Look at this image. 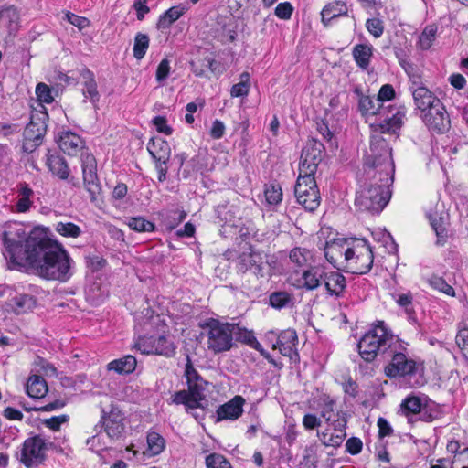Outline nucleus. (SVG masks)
I'll return each instance as SVG.
<instances>
[{"instance_id":"obj_21","label":"nucleus","mask_w":468,"mask_h":468,"mask_svg":"<svg viewBox=\"0 0 468 468\" xmlns=\"http://www.w3.org/2000/svg\"><path fill=\"white\" fill-rule=\"evenodd\" d=\"M0 27H5L10 36L16 35L20 27V13L14 5L0 8Z\"/></svg>"},{"instance_id":"obj_41","label":"nucleus","mask_w":468,"mask_h":468,"mask_svg":"<svg viewBox=\"0 0 468 468\" xmlns=\"http://www.w3.org/2000/svg\"><path fill=\"white\" fill-rule=\"evenodd\" d=\"M402 413L409 417L410 414H420L422 410V401L419 397L408 396L400 404Z\"/></svg>"},{"instance_id":"obj_9","label":"nucleus","mask_w":468,"mask_h":468,"mask_svg":"<svg viewBox=\"0 0 468 468\" xmlns=\"http://www.w3.org/2000/svg\"><path fill=\"white\" fill-rule=\"evenodd\" d=\"M202 327L207 328L208 348L215 353H221L230 350L233 346V328L230 323H220L218 320L210 318Z\"/></svg>"},{"instance_id":"obj_36","label":"nucleus","mask_w":468,"mask_h":468,"mask_svg":"<svg viewBox=\"0 0 468 468\" xmlns=\"http://www.w3.org/2000/svg\"><path fill=\"white\" fill-rule=\"evenodd\" d=\"M148 151L155 161L167 162L170 158V147L164 140H154L148 144Z\"/></svg>"},{"instance_id":"obj_31","label":"nucleus","mask_w":468,"mask_h":468,"mask_svg":"<svg viewBox=\"0 0 468 468\" xmlns=\"http://www.w3.org/2000/svg\"><path fill=\"white\" fill-rule=\"evenodd\" d=\"M9 305L17 314L31 311L36 306V298L30 294L22 293L13 297Z\"/></svg>"},{"instance_id":"obj_45","label":"nucleus","mask_w":468,"mask_h":468,"mask_svg":"<svg viewBox=\"0 0 468 468\" xmlns=\"http://www.w3.org/2000/svg\"><path fill=\"white\" fill-rule=\"evenodd\" d=\"M437 27L435 25L427 26L419 37V46L421 49H429L435 40Z\"/></svg>"},{"instance_id":"obj_32","label":"nucleus","mask_w":468,"mask_h":468,"mask_svg":"<svg viewBox=\"0 0 468 468\" xmlns=\"http://www.w3.org/2000/svg\"><path fill=\"white\" fill-rule=\"evenodd\" d=\"M50 234L51 230L49 228L42 226V225H36L30 229L29 231L27 232L24 225L20 222H7L6 223V229L3 231L2 234Z\"/></svg>"},{"instance_id":"obj_30","label":"nucleus","mask_w":468,"mask_h":468,"mask_svg":"<svg viewBox=\"0 0 468 468\" xmlns=\"http://www.w3.org/2000/svg\"><path fill=\"white\" fill-rule=\"evenodd\" d=\"M352 54L356 65L363 69H367L373 55V48L367 44H357L353 48Z\"/></svg>"},{"instance_id":"obj_25","label":"nucleus","mask_w":468,"mask_h":468,"mask_svg":"<svg viewBox=\"0 0 468 468\" xmlns=\"http://www.w3.org/2000/svg\"><path fill=\"white\" fill-rule=\"evenodd\" d=\"M323 282L328 293L336 297L342 295L346 286L345 276L337 271H324Z\"/></svg>"},{"instance_id":"obj_5","label":"nucleus","mask_w":468,"mask_h":468,"mask_svg":"<svg viewBox=\"0 0 468 468\" xmlns=\"http://www.w3.org/2000/svg\"><path fill=\"white\" fill-rule=\"evenodd\" d=\"M391 343L392 345L383 359V361L388 362L384 367L385 376L390 379L397 378H410L415 376L419 367L413 359L408 357L405 354L406 347L402 345L401 340L397 335Z\"/></svg>"},{"instance_id":"obj_64","label":"nucleus","mask_w":468,"mask_h":468,"mask_svg":"<svg viewBox=\"0 0 468 468\" xmlns=\"http://www.w3.org/2000/svg\"><path fill=\"white\" fill-rule=\"evenodd\" d=\"M363 442L358 437H351L346 442V451L351 455H356L362 451Z\"/></svg>"},{"instance_id":"obj_38","label":"nucleus","mask_w":468,"mask_h":468,"mask_svg":"<svg viewBox=\"0 0 468 468\" xmlns=\"http://www.w3.org/2000/svg\"><path fill=\"white\" fill-rule=\"evenodd\" d=\"M441 406L431 399L422 403V410L420 411L419 420L425 422H431L441 417Z\"/></svg>"},{"instance_id":"obj_60","label":"nucleus","mask_w":468,"mask_h":468,"mask_svg":"<svg viewBox=\"0 0 468 468\" xmlns=\"http://www.w3.org/2000/svg\"><path fill=\"white\" fill-rule=\"evenodd\" d=\"M36 94L38 100L42 102L50 103L54 100L49 87L45 83H38L37 85Z\"/></svg>"},{"instance_id":"obj_27","label":"nucleus","mask_w":468,"mask_h":468,"mask_svg":"<svg viewBox=\"0 0 468 468\" xmlns=\"http://www.w3.org/2000/svg\"><path fill=\"white\" fill-rule=\"evenodd\" d=\"M346 5L341 0H335L334 3L327 4L322 10V22L324 26H328L329 22L340 16L347 15Z\"/></svg>"},{"instance_id":"obj_44","label":"nucleus","mask_w":468,"mask_h":468,"mask_svg":"<svg viewBox=\"0 0 468 468\" xmlns=\"http://www.w3.org/2000/svg\"><path fill=\"white\" fill-rule=\"evenodd\" d=\"M250 87V76L248 72H243L239 76V82L231 87L230 94L232 97H242L249 93Z\"/></svg>"},{"instance_id":"obj_46","label":"nucleus","mask_w":468,"mask_h":468,"mask_svg":"<svg viewBox=\"0 0 468 468\" xmlns=\"http://www.w3.org/2000/svg\"><path fill=\"white\" fill-rule=\"evenodd\" d=\"M128 226L132 230L138 232H153L155 230L154 224L149 220H146L143 217L129 218Z\"/></svg>"},{"instance_id":"obj_34","label":"nucleus","mask_w":468,"mask_h":468,"mask_svg":"<svg viewBox=\"0 0 468 468\" xmlns=\"http://www.w3.org/2000/svg\"><path fill=\"white\" fill-rule=\"evenodd\" d=\"M81 76L85 80L82 93L85 98H89L90 101L95 104L100 100V94L97 90V83L93 74L89 69H84Z\"/></svg>"},{"instance_id":"obj_13","label":"nucleus","mask_w":468,"mask_h":468,"mask_svg":"<svg viewBox=\"0 0 468 468\" xmlns=\"http://www.w3.org/2000/svg\"><path fill=\"white\" fill-rule=\"evenodd\" d=\"M324 152V146L320 141L314 138L308 140L301 154L300 174L314 176Z\"/></svg>"},{"instance_id":"obj_61","label":"nucleus","mask_w":468,"mask_h":468,"mask_svg":"<svg viewBox=\"0 0 468 468\" xmlns=\"http://www.w3.org/2000/svg\"><path fill=\"white\" fill-rule=\"evenodd\" d=\"M343 390L346 395H348L349 397L355 399L358 396L359 393V385L356 381L352 379V378H348L343 384H342Z\"/></svg>"},{"instance_id":"obj_59","label":"nucleus","mask_w":468,"mask_h":468,"mask_svg":"<svg viewBox=\"0 0 468 468\" xmlns=\"http://www.w3.org/2000/svg\"><path fill=\"white\" fill-rule=\"evenodd\" d=\"M366 27L369 33L372 34L375 37H379L383 34L384 26L382 21L378 18L367 19Z\"/></svg>"},{"instance_id":"obj_53","label":"nucleus","mask_w":468,"mask_h":468,"mask_svg":"<svg viewBox=\"0 0 468 468\" xmlns=\"http://www.w3.org/2000/svg\"><path fill=\"white\" fill-rule=\"evenodd\" d=\"M85 263L87 268H89L92 272H97L105 267L107 261L99 255H87L85 256Z\"/></svg>"},{"instance_id":"obj_52","label":"nucleus","mask_w":468,"mask_h":468,"mask_svg":"<svg viewBox=\"0 0 468 468\" xmlns=\"http://www.w3.org/2000/svg\"><path fill=\"white\" fill-rule=\"evenodd\" d=\"M430 284L432 288L442 292L443 293L449 295V296H454L455 291L454 289L446 282V281L437 275H433L430 279Z\"/></svg>"},{"instance_id":"obj_48","label":"nucleus","mask_w":468,"mask_h":468,"mask_svg":"<svg viewBox=\"0 0 468 468\" xmlns=\"http://www.w3.org/2000/svg\"><path fill=\"white\" fill-rule=\"evenodd\" d=\"M347 242V239L342 238V239H335L331 243L326 242L327 247L324 250V256L326 260L337 270H340L339 267L336 266V261L334 258V256L331 254L334 252V250H337L339 254H342L341 250H337V247H342L344 243Z\"/></svg>"},{"instance_id":"obj_2","label":"nucleus","mask_w":468,"mask_h":468,"mask_svg":"<svg viewBox=\"0 0 468 468\" xmlns=\"http://www.w3.org/2000/svg\"><path fill=\"white\" fill-rule=\"evenodd\" d=\"M355 92L359 96L358 110L362 116H377L378 130L381 133H395L400 129L405 117V108L396 106H385L377 98L363 95L359 89Z\"/></svg>"},{"instance_id":"obj_14","label":"nucleus","mask_w":468,"mask_h":468,"mask_svg":"<svg viewBox=\"0 0 468 468\" xmlns=\"http://www.w3.org/2000/svg\"><path fill=\"white\" fill-rule=\"evenodd\" d=\"M421 118L425 125L437 133L447 132L451 125L449 114L441 101L423 112Z\"/></svg>"},{"instance_id":"obj_35","label":"nucleus","mask_w":468,"mask_h":468,"mask_svg":"<svg viewBox=\"0 0 468 468\" xmlns=\"http://www.w3.org/2000/svg\"><path fill=\"white\" fill-rule=\"evenodd\" d=\"M232 325H234L233 339H235L238 342L246 344L249 346L254 348L255 350H260L261 344L254 336L252 331L240 327L239 324H232Z\"/></svg>"},{"instance_id":"obj_42","label":"nucleus","mask_w":468,"mask_h":468,"mask_svg":"<svg viewBox=\"0 0 468 468\" xmlns=\"http://www.w3.org/2000/svg\"><path fill=\"white\" fill-rule=\"evenodd\" d=\"M412 294L411 292L398 294L396 298V303L402 308H404L406 314H408V318L411 323H417L416 313L413 309L412 305Z\"/></svg>"},{"instance_id":"obj_17","label":"nucleus","mask_w":468,"mask_h":468,"mask_svg":"<svg viewBox=\"0 0 468 468\" xmlns=\"http://www.w3.org/2000/svg\"><path fill=\"white\" fill-rule=\"evenodd\" d=\"M238 239H239L238 246L240 252L238 268L240 272L245 273L251 271L255 264L260 261L261 253L254 250L249 240L250 236H239Z\"/></svg>"},{"instance_id":"obj_58","label":"nucleus","mask_w":468,"mask_h":468,"mask_svg":"<svg viewBox=\"0 0 468 468\" xmlns=\"http://www.w3.org/2000/svg\"><path fill=\"white\" fill-rule=\"evenodd\" d=\"M69 420V417L66 414L54 416L49 419H46L43 420V423L46 427L49 428L52 431H58L60 429L61 424L66 423Z\"/></svg>"},{"instance_id":"obj_11","label":"nucleus","mask_w":468,"mask_h":468,"mask_svg":"<svg viewBox=\"0 0 468 468\" xmlns=\"http://www.w3.org/2000/svg\"><path fill=\"white\" fill-rule=\"evenodd\" d=\"M294 195L297 202L306 210H315L320 205L321 197L314 176L300 174L294 186Z\"/></svg>"},{"instance_id":"obj_54","label":"nucleus","mask_w":468,"mask_h":468,"mask_svg":"<svg viewBox=\"0 0 468 468\" xmlns=\"http://www.w3.org/2000/svg\"><path fill=\"white\" fill-rule=\"evenodd\" d=\"M190 69L191 71L197 77H206L208 78L206 74L207 69V56L203 58H196L195 59L190 61Z\"/></svg>"},{"instance_id":"obj_43","label":"nucleus","mask_w":468,"mask_h":468,"mask_svg":"<svg viewBox=\"0 0 468 468\" xmlns=\"http://www.w3.org/2000/svg\"><path fill=\"white\" fill-rule=\"evenodd\" d=\"M149 37L144 33H137L134 37V45H133V57L140 60L142 59L149 48Z\"/></svg>"},{"instance_id":"obj_28","label":"nucleus","mask_w":468,"mask_h":468,"mask_svg":"<svg viewBox=\"0 0 468 468\" xmlns=\"http://www.w3.org/2000/svg\"><path fill=\"white\" fill-rule=\"evenodd\" d=\"M416 108L421 112H425L441 100L437 98L428 88L418 89L412 94Z\"/></svg>"},{"instance_id":"obj_22","label":"nucleus","mask_w":468,"mask_h":468,"mask_svg":"<svg viewBox=\"0 0 468 468\" xmlns=\"http://www.w3.org/2000/svg\"><path fill=\"white\" fill-rule=\"evenodd\" d=\"M427 217L435 234H443L448 231L450 217L443 206L436 205L434 209L427 214Z\"/></svg>"},{"instance_id":"obj_24","label":"nucleus","mask_w":468,"mask_h":468,"mask_svg":"<svg viewBox=\"0 0 468 468\" xmlns=\"http://www.w3.org/2000/svg\"><path fill=\"white\" fill-rule=\"evenodd\" d=\"M59 148L69 155H76L84 147L82 139L72 132H63L58 139Z\"/></svg>"},{"instance_id":"obj_23","label":"nucleus","mask_w":468,"mask_h":468,"mask_svg":"<svg viewBox=\"0 0 468 468\" xmlns=\"http://www.w3.org/2000/svg\"><path fill=\"white\" fill-rule=\"evenodd\" d=\"M46 164L53 176L58 177L61 180H66L69 178L70 169L63 156L59 154H50V151H48Z\"/></svg>"},{"instance_id":"obj_56","label":"nucleus","mask_w":468,"mask_h":468,"mask_svg":"<svg viewBox=\"0 0 468 468\" xmlns=\"http://www.w3.org/2000/svg\"><path fill=\"white\" fill-rule=\"evenodd\" d=\"M310 251L307 250H302L300 248H294L290 252V260L294 262L297 266H304L307 262V255Z\"/></svg>"},{"instance_id":"obj_7","label":"nucleus","mask_w":468,"mask_h":468,"mask_svg":"<svg viewBox=\"0 0 468 468\" xmlns=\"http://www.w3.org/2000/svg\"><path fill=\"white\" fill-rule=\"evenodd\" d=\"M39 106L40 110L34 109L31 111L30 122L25 127L23 133L22 150L27 154L33 153L42 144L47 133L48 114L42 104H39Z\"/></svg>"},{"instance_id":"obj_10","label":"nucleus","mask_w":468,"mask_h":468,"mask_svg":"<svg viewBox=\"0 0 468 468\" xmlns=\"http://www.w3.org/2000/svg\"><path fill=\"white\" fill-rule=\"evenodd\" d=\"M52 447L53 443H46L45 440L39 435L29 437L23 442L20 453L16 452V455L27 468H37L46 460L45 452Z\"/></svg>"},{"instance_id":"obj_3","label":"nucleus","mask_w":468,"mask_h":468,"mask_svg":"<svg viewBox=\"0 0 468 468\" xmlns=\"http://www.w3.org/2000/svg\"><path fill=\"white\" fill-rule=\"evenodd\" d=\"M396 336L383 321H378L357 343L361 358L372 362L379 356L383 360Z\"/></svg>"},{"instance_id":"obj_40","label":"nucleus","mask_w":468,"mask_h":468,"mask_svg":"<svg viewBox=\"0 0 468 468\" xmlns=\"http://www.w3.org/2000/svg\"><path fill=\"white\" fill-rule=\"evenodd\" d=\"M146 439L148 451L151 452V455H158L165 450V440L158 432L154 431H148Z\"/></svg>"},{"instance_id":"obj_62","label":"nucleus","mask_w":468,"mask_h":468,"mask_svg":"<svg viewBox=\"0 0 468 468\" xmlns=\"http://www.w3.org/2000/svg\"><path fill=\"white\" fill-rule=\"evenodd\" d=\"M66 19L73 26L77 27L80 30L88 27L90 26V20L84 16H80L73 13L68 12L66 14Z\"/></svg>"},{"instance_id":"obj_50","label":"nucleus","mask_w":468,"mask_h":468,"mask_svg":"<svg viewBox=\"0 0 468 468\" xmlns=\"http://www.w3.org/2000/svg\"><path fill=\"white\" fill-rule=\"evenodd\" d=\"M266 201L270 205H277L282 201V191L279 185L271 184L265 189Z\"/></svg>"},{"instance_id":"obj_39","label":"nucleus","mask_w":468,"mask_h":468,"mask_svg":"<svg viewBox=\"0 0 468 468\" xmlns=\"http://www.w3.org/2000/svg\"><path fill=\"white\" fill-rule=\"evenodd\" d=\"M269 304L274 309L281 310L293 304V296L285 291L273 292L269 296Z\"/></svg>"},{"instance_id":"obj_8","label":"nucleus","mask_w":468,"mask_h":468,"mask_svg":"<svg viewBox=\"0 0 468 468\" xmlns=\"http://www.w3.org/2000/svg\"><path fill=\"white\" fill-rule=\"evenodd\" d=\"M365 165L374 170L377 176H394L395 165L391 156V148L383 139L373 141Z\"/></svg>"},{"instance_id":"obj_20","label":"nucleus","mask_w":468,"mask_h":468,"mask_svg":"<svg viewBox=\"0 0 468 468\" xmlns=\"http://www.w3.org/2000/svg\"><path fill=\"white\" fill-rule=\"evenodd\" d=\"M162 230L173 231L186 218L185 210L178 207L165 208L158 212Z\"/></svg>"},{"instance_id":"obj_55","label":"nucleus","mask_w":468,"mask_h":468,"mask_svg":"<svg viewBox=\"0 0 468 468\" xmlns=\"http://www.w3.org/2000/svg\"><path fill=\"white\" fill-rule=\"evenodd\" d=\"M318 436L324 445L337 448L342 444L346 437V432H343L342 434H331L328 438L327 433L325 432H323L322 434L318 433Z\"/></svg>"},{"instance_id":"obj_12","label":"nucleus","mask_w":468,"mask_h":468,"mask_svg":"<svg viewBox=\"0 0 468 468\" xmlns=\"http://www.w3.org/2000/svg\"><path fill=\"white\" fill-rule=\"evenodd\" d=\"M81 167L85 188L90 194L91 202L95 203L100 197L101 187L97 176L96 158L87 150L81 153Z\"/></svg>"},{"instance_id":"obj_16","label":"nucleus","mask_w":468,"mask_h":468,"mask_svg":"<svg viewBox=\"0 0 468 468\" xmlns=\"http://www.w3.org/2000/svg\"><path fill=\"white\" fill-rule=\"evenodd\" d=\"M102 426L108 437L113 440H119L125 433L124 417L121 410L112 406L110 412H106L104 409L101 410Z\"/></svg>"},{"instance_id":"obj_6","label":"nucleus","mask_w":468,"mask_h":468,"mask_svg":"<svg viewBox=\"0 0 468 468\" xmlns=\"http://www.w3.org/2000/svg\"><path fill=\"white\" fill-rule=\"evenodd\" d=\"M351 239L358 244L345 250L344 256L347 264L345 271L358 275L367 274L371 271L374 262L372 247L364 238L352 237Z\"/></svg>"},{"instance_id":"obj_63","label":"nucleus","mask_w":468,"mask_h":468,"mask_svg":"<svg viewBox=\"0 0 468 468\" xmlns=\"http://www.w3.org/2000/svg\"><path fill=\"white\" fill-rule=\"evenodd\" d=\"M293 12V7L289 2L280 3L275 8V15L281 19H289Z\"/></svg>"},{"instance_id":"obj_19","label":"nucleus","mask_w":468,"mask_h":468,"mask_svg":"<svg viewBox=\"0 0 468 468\" xmlns=\"http://www.w3.org/2000/svg\"><path fill=\"white\" fill-rule=\"evenodd\" d=\"M245 399L242 396L237 395L227 403L220 405L217 410V420H237L243 413V405Z\"/></svg>"},{"instance_id":"obj_15","label":"nucleus","mask_w":468,"mask_h":468,"mask_svg":"<svg viewBox=\"0 0 468 468\" xmlns=\"http://www.w3.org/2000/svg\"><path fill=\"white\" fill-rule=\"evenodd\" d=\"M136 347L142 354H156L167 357L172 356L176 349L173 342L168 340L165 335L142 337L136 343Z\"/></svg>"},{"instance_id":"obj_29","label":"nucleus","mask_w":468,"mask_h":468,"mask_svg":"<svg viewBox=\"0 0 468 468\" xmlns=\"http://www.w3.org/2000/svg\"><path fill=\"white\" fill-rule=\"evenodd\" d=\"M26 391L33 399H41L48 393V388L43 377L33 375L27 380Z\"/></svg>"},{"instance_id":"obj_26","label":"nucleus","mask_w":468,"mask_h":468,"mask_svg":"<svg viewBox=\"0 0 468 468\" xmlns=\"http://www.w3.org/2000/svg\"><path fill=\"white\" fill-rule=\"evenodd\" d=\"M324 271L318 267H310L304 270L302 273V278L298 281L297 286L299 288H305L306 290L313 291L321 285L323 281Z\"/></svg>"},{"instance_id":"obj_47","label":"nucleus","mask_w":468,"mask_h":468,"mask_svg":"<svg viewBox=\"0 0 468 468\" xmlns=\"http://www.w3.org/2000/svg\"><path fill=\"white\" fill-rule=\"evenodd\" d=\"M184 377L186 379V384L207 382L194 367L189 355H186V364L185 367Z\"/></svg>"},{"instance_id":"obj_49","label":"nucleus","mask_w":468,"mask_h":468,"mask_svg":"<svg viewBox=\"0 0 468 468\" xmlns=\"http://www.w3.org/2000/svg\"><path fill=\"white\" fill-rule=\"evenodd\" d=\"M179 157L182 167L180 173L183 178L187 179L192 177L199 170L197 158H191L189 161L184 163L185 158L183 154L179 155Z\"/></svg>"},{"instance_id":"obj_33","label":"nucleus","mask_w":468,"mask_h":468,"mask_svg":"<svg viewBox=\"0 0 468 468\" xmlns=\"http://www.w3.org/2000/svg\"><path fill=\"white\" fill-rule=\"evenodd\" d=\"M136 364V358L132 355H127L110 362L108 364V369L114 370L119 374H130L134 371Z\"/></svg>"},{"instance_id":"obj_18","label":"nucleus","mask_w":468,"mask_h":468,"mask_svg":"<svg viewBox=\"0 0 468 468\" xmlns=\"http://www.w3.org/2000/svg\"><path fill=\"white\" fill-rule=\"evenodd\" d=\"M298 335L294 329H286L282 331L277 337V341L273 344V348H279L280 353L284 356H289L291 359L293 356L299 357L297 352Z\"/></svg>"},{"instance_id":"obj_51","label":"nucleus","mask_w":468,"mask_h":468,"mask_svg":"<svg viewBox=\"0 0 468 468\" xmlns=\"http://www.w3.org/2000/svg\"><path fill=\"white\" fill-rule=\"evenodd\" d=\"M207 468H231L230 463L219 453H211L206 457Z\"/></svg>"},{"instance_id":"obj_57","label":"nucleus","mask_w":468,"mask_h":468,"mask_svg":"<svg viewBox=\"0 0 468 468\" xmlns=\"http://www.w3.org/2000/svg\"><path fill=\"white\" fill-rule=\"evenodd\" d=\"M456 344L461 348L464 357L468 360V327L459 330L456 335Z\"/></svg>"},{"instance_id":"obj_1","label":"nucleus","mask_w":468,"mask_h":468,"mask_svg":"<svg viewBox=\"0 0 468 468\" xmlns=\"http://www.w3.org/2000/svg\"><path fill=\"white\" fill-rule=\"evenodd\" d=\"M4 256L12 269H28L48 281L68 282L74 261L50 236H3Z\"/></svg>"},{"instance_id":"obj_37","label":"nucleus","mask_w":468,"mask_h":468,"mask_svg":"<svg viewBox=\"0 0 468 468\" xmlns=\"http://www.w3.org/2000/svg\"><path fill=\"white\" fill-rule=\"evenodd\" d=\"M185 11L186 8L181 5L169 8L159 17L157 28L161 30L168 29L171 25L185 13Z\"/></svg>"},{"instance_id":"obj_4","label":"nucleus","mask_w":468,"mask_h":468,"mask_svg":"<svg viewBox=\"0 0 468 468\" xmlns=\"http://www.w3.org/2000/svg\"><path fill=\"white\" fill-rule=\"evenodd\" d=\"M374 183L361 189L356 197L355 205L362 211L379 213L388 203L391 197L390 186L394 182V176L373 175Z\"/></svg>"}]
</instances>
